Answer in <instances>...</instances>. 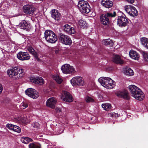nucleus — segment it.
Returning <instances> with one entry per match:
<instances>
[{
    "mask_svg": "<svg viewBox=\"0 0 148 148\" xmlns=\"http://www.w3.org/2000/svg\"><path fill=\"white\" fill-rule=\"evenodd\" d=\"M132 96L137 100H143L145 95L141 89L134 85H130L128 87Z\"/></svg>",
    "mask_w": 148,
    "mask_h": 148,
    "instance_id": "obj_1",
    "label": "nucleus"
},
{
    "mask_svg": "<svg viewBox=\"0 0 148 148\" xmlns=\"http://www.w3.org/2000/svg\"><path fill=\"white\" fill-rule=\"evenodd\" d=\"M7 73L10 77L16 79H18L22 77L24 74L22 69L16 67L8 69Z\"/></svg>",
    "mask_w": 148,
    "mask_h": 148,
    "instance_id": "obj_2",
    "label": "nucleus"
},
{
    "mask_svg": "<svg viewBox=\"0 0 148 148\" xmlns=\"http://www.w3.org/2000/svg\"><path fill=\"white\" fill-rule=\"evenodd\" d=\"M98 80L102 86L107 89L112 88L115 85V82L109 77H101Z\"/></svg>",
    "mask_w": 148,
    "mask_h": 148,
    "instance_id": "obj_3",
    "label": "nucleus"
},
{
    "mask_svg": "<svg viewBox=\"0 0 148 148\" xmlns=\"http://www.w3.org/2000/svg\"><path fill=\"white\" fill-rule=\"evenodd\" d=\"M45 37L46 41L51 43H55L57 41V36L53 32L49 30H46L45 32Z\"/></svg>",
    "mask_w": 148,
    "mask_h": 148,
    "instance_id": "obj_4",
    "label": "nucleus"
},
{
    "mask_svg": "<svg viewBox=\"0 0 148 148\" xmlns=\"http://www.w3.org/2000/svg\"><path fill=\"white\" fill-rule=\"evenodd\" d=\"M77 6L81 12L88 13L90 11V7L86 1L82 0L78 2Z\"/></svg>",
    "mask_w": 148,
    "mask_h": 148,
    "instance_id": "obj_5",
    "label": "nucleus"
},
{
    "mask_svg": "<svg viewBox=\"0 0 148 148\" xmlns=\"http://www.w3.org/2000/svg\"><path fill=\"white\" fill-rule=\"evenodd\" d=\"M116 14L115 12H114L113 13H108L102 15L100 18L101 23L103 25H108L110 22L109 18L114 17Z\"/></svg>",
    "mask_w": 148,
    "mask_h": 148,
    "instance_id": "obj_6",
    "label": "nucleus"
},
{
    "mask_svg": "<svg viewBox=\"0 0 148 148\" xmlns=\"http://www.w3.org/2000/svg\"><path fill=\"white\" fill-rule=\"evenodd\" d=\"M71 83L73 86H82L84 85V82L82 77L76 76L73 77L71 80Z\"/></svg>",
    "mask_w": 148,
    "mask_h": 148,
    "instance_id": "obj_7",
    "label": "nucleus"
},
{
    "mask_svg": "<svg viewBox=\"0 0 148 148\" xmlns=\"http://www.w3.org/2000/svg\"><path fill=\"white\" fill-rule=\"evenodd\" d=\"M61 69L64 73L72 74L75 72L74 67L68 64L63 65L61 67Z\"/></svg>",
    "mask_w": 148,
    "mask_h": 148,
    "instance_id": "obj_8",
    "label": "nucleus"
},
{
    "mask_svg": "<svg viewBox=\"0 0 148 148\" xmlns=\"http://www.w3.org/2000/svg\"><path fill=\"white\" fill-rule=\"evenodd\" d=\"M59 40L61 43L66 45H70L72 42L69 37L62 33L60 34Z\"/></svg>",
    "mask_w": 148,
    "mask_h": 148,
    "instance_id": "obj_9",
    "label": "nucleus"
},
{
    "mask_svg": "<svg viewBox=\"0 0 148 148\" xmlns=\"http://www.w3.org/2000/svg\"><path fill=\"white\" fill-rule=\"evenodd\" d=\"M128 23V18L124 14L122 13L121 16H118L117 24L119 26H125Z\"/></svg>",
    "mask_w": 148,
    "mask_h": 148,
    "instance_id": "obj_10",
    "label": "nucleus"
},
{
    "mask_svg": "<svg viewBox=\"0 0 148 148\" xmlns=\"http://www.w3.org/2000/svg\"><path fill=\"white\" fill-rule=\"evenodd\" d=\"M61 99L64 101L71 102L73 101V99L71 95L66 91L62 92L61 96Z\"/></svg>",
    "mask_w": 148,
    "mask_h": 148,
    "instance_id": "obj_11",
    "label": "nucleus"
},
{
    "mask_svg": "<svg viewBox=\"0 0 148 148\" xmlns=\"http://www.w3.org/2000/svg\"><path fill=\"white\" fill-rule=\"evenodd\" d=\"M57 102V100L56 98L54 97H51L47 101L46 106L52 109H54L55 108Z\"/></svg>",
    "mask_w": 148,
    "mask_h": 148,
    "instance_id": "obj_12",
    "label": "nucleus"
},
{
    "mask_svg": "<svg viewBox=\"0 0 148 148\" xmlns=\"http://www.w3.org/2000/svg\"><path fill=\"white\" fill-rule=\"evenodd\" d=\"M17 58L20 60H29L30 56L27 53L20 51L17 54Z\"/></svg>",
    "mask_w": 148,
    "mask_h": 148,
    "instance_id": "obj_13",
    "label": "nucleus"
},
{
    "mask_svg": "<svg viewBox=\"0 0 148 148\" xmlns=\"http://www.w3.org/2000/svg\"><path fill=\"white\" fill-rule=\"evenodd\" d=\"M23 12L28 14H32L34 12V8L30 5H26L23 6Z\"/></svg>",
    "mask_w": 148,
    "mask_h": 148,
    "instance_id": "obj_14",
    "label": "nucleus"
},
{
    "mask_svg": "<svg viewBox=\"0 0 148 148\" xmlns=\"http://www.w3.org/2000/svg\"><path fill=\"white\" fill-rule=\"evenodd\" d=\"M30 81L39 85H42L44 84L43 79L41 77H32L30 79Z\"/></svg>",
    "mask_w": 148,
    "mask_h": 148,
    "instance_id": "obj_15",
    "label": "nucleus"
},
{
    "mask_svg": "<svg viewBox=\"0 0 148 148\" xmlns=\"http://www.w3.org/2000/svg\"><path fill=\"white\" fill-rule=\"evenodd\" d=\"M64 31L66 33L69 34H72L75 33V30L74 27L71 26L66 24L64 26Z\"/></svg>",
    "mask_w": 148,
    "mask_h": 148,
    "instance_id": "obj_16",
    "label": "nucleus"
},
{
    "mask_svg": "<svg viewBox=\"0 0 148 148\" xmlns=\"http://www.w3.org/2000/svg\"><path fill=\"white\" fill-rule=\"evenodd\" d=\"M21 28L24 29L28 30L31 28V26L28 21L25 20L22 21L19 24Z\"/></svg>",
    "mask_w": 148,
    "mask_h": 148,
    "instance_id": "obj_17",
    "label": "nucleus"
},
{
    "mask_svg": "<svg viewBox=\"0 0 148 148\" xmlns=\"http://www.w3.org/2000/svg\"><path fill=\"white\" fill-rule=\"evenodd\" d=\"M52 17L55 20L59 21L60 19L61 15L58 11L55 9L52 10L51 11Z\"/></svg>",
    "mask_w": 148,
    "mask_h": 148,
    "instance_id": "obj_18",
    "label": "nucleus"
},
{
    "mask_svg": "<svg viewBox=\"0 0 148 148\" xmlns=\"http://www.w3.org/2000/svg\"><path fill=\"white\" fill-rule=\"evenodd\" d=\"M101 2L102 5L106 8H111L113 5L112 1L110 0H102Z\"/></svg>",
    "mask_w": 148,
    "mask_h": 148,
    "instance_id": "obj_19",
    "label": "nucleus"
},
{
    "mask_svg": "<svg viewBox=\"0 0 148 148\" xmlns=\"http://www.w3.org/2000/svg\"><path fill=\"white\" fill-rule=\"evenodd\" d=\"M112 60L114 63L117 64H121L124 62L123 60L121 59V57L117 55H114L113 56Z\"/></svg>",
    "mask_w": 148,
    "mask_h": 148,
    "instance_id": "obj_20",
    "label": "nucleus"
},
{
    "mask_svg": "<svg viewBox=\"0 0 148 148\" xmlns=\"http://www.w3.org/2000/svg\"><path fill=\"white\" fill-rule=\"evenodd\" d=\"M117 95L119 97L123 98L124 99H129L128 93L127 91L125 90L118 92L117 93Z\"/></svg>",
    "mask_w": 148,
    "mask_h": 148,
    "instance_id": "obj_21",
    "label": "nucleus"
},
{
    "mask_svg": "<svg viewBox=\"0 0 148 148\" xmlns=\"http://www.w3.org/2000/svg\"><path fill=\"white\" fill-rule=\"evenodd\" d=\"M129 55L130 57L135 60H138L139 58V55L136 51L131 50L129 53Z\"/></svg>",
    "mask_w": 148,
    "mask_h": 148,
    "instance_id": "obj_22",
    "label": "nucleus"
},
{
    "mask_svg": "<svg viewBox=\"0 0 148 148\" xmlns=\"http://www.w3.org/2000/svg\"><path fill=\"white\" fill-rule=\"evenodd\" d=\"M34 89L32 88H28L25 91V94L28 96L30 97L33 99H36L37 98L38 95L36 94V93H35L36 94V96H34L32 95V93L34 92V91H33Z\"/></svg>",
    "mask_w": 148,
    "mask_h": 148,
    "instance_id": "obj_23",
    "label": "nucleus"
},
{
    "mask_svg": "<svg viewBox=\"0 0 148 148\" xmlns=\"http://www.w3.org/2000/svg\"><path fill=\"white\" fill-rule=\"evenodd\" d=\"M28 50L29 53L33 55L37 60L39 61V59L37 56V53L35 51V50L32 47H29L28 48Z\"/></svg>",
    "mask_w": 148,
    "mask_h": 148,
    "instance_id": "obj_24",
    "label": "nucleus"
},
{
    "mask_svg": "<svg viewBox=\"0 0 148 148\" xmlns=\"http://www.w3.org/2000/svg\"><path fill=\"white\" fill-rule=\"evenodd\" d=\"M124 73L126 75L132 76L134 75L133 71L129 68H126L123 70Z\"/></svg>",
    "mask_w": 148,
    "mask_h": 148,
    "instance_id": "obj_25",
    "label": "nucleus"
},
{
    "mask_svg": "<svg viewBox=\"0 0 148 148\" xmlns=\"http://www.w3.org/2000/svg\"><path fill=\"white\" fill-rule=\"evenodd\" d=\"M19 121L23 123L30 122V119L29 116L21 117L19 118Z\"/></svg>",
    "mask_w": 148,
    "mask_h": 148,
    "instance_id": "obj_26",
    "label": "nucleus"
},
{
    "mask_svg": "<svg viewBox=\"0 0 148 148\" xmlns=\"http://www.w3.org/2000/svg\"><path fill=\"white\" fill-rule=\"evenodd\" d=\"M21 140L23 143L26 144H27L29 142L33 141V140L31 138L28 137H22Z\"/></svg>",
    "mask_w": 148,
    "mask_h": 148,
    "instance_id": "obj_27",
    "label": "nucleus"
},
{
    "mask_svg": "<svg viewBox=\"0 0 148 148\" xmlns=\"http://www.w3.org/2000/svg\"><path fill=\"white\" fill-rule=\"evenodd\" d=\"M77 23L79 27L82 28H85L87 25L86 22L81 19L79 20L78 21Z\"/></svg>",
    "mask_w": 148,
    "mask_h": 148,
    "instance_id": "obj_28",
    "label": "nucleus"
},
{
    "mask_svg": "<svg viewBox=\"0 0 148 148\" xmlns=\"http://www.w3.org/2000/svg\"><path fill=\"white\" fill-rule=\"evenodd\" d=\"M102 43L103 44L106 45H112L113 44L112 40L109 39L103 40Z\"/></svg>",
    "mask_w": 148,
    "mask_h": 148,
    "instance_id": "obj_29",
    "label": "nucleus"
},
{
    "mask_svg": "<svg viewBox=\"0 0 148 148\" xmlns=\"http://www.w3.org/2000/svg\"><path fill=\"white\" fill-rule=\"evenodd\" d=\"M140 40L142 45L145 48L148 42V38L145 37L140 38Z\"/></svg>",
    "mask_w": 148,
    "mask_h": 148,
    "instance_id": "obj_30",
    "label": "nucleus"
},
{
    "mask_svg": "<svg viewBox=\"0 0 148 148\" xmlns=\"http://www.w3.org/2000/svg\"><path fill=\"white\" fill-rule=\"evenodd\" d=\"M53 79L58 84H60L62 81V79L58 75H53L52 76Z\"/></svg>",
    "mask_w": 148,
    "mask_h": 148,
    "instance_id": "obj_31",
    "label": "nucleus"
},
{
    "mask_svg": "<svg viewBox=\"0 0 148 148\" xmlns=\"http://www.w3.org/2000/svg\"><path fill=\"white\" fill-rule=\"evenodd\" d=\"M102 107L106 111H108L111 108V106L110 104L109 103H104L101 105Z\"/></svg>",
    "mask_w": 148,
    "mask_h": 148,
    "instance_id": "obj_32",
    "label": "nucleus"
},
{
    "mask_svg": "<svg viewBox=\"0 0 148 148\" xmlns=\"http://www.w3.org/2000/svg\"><path fill=\"white\" fill-rule=\"evenodd\" d=\"M132 11L131 13H129V14L133 16H136L138 14V12L134 7H132Z\"/></svg>",
    "mask_w": 148,
    "mask_h": 148,
    "instance_id": "obj_33",
    "label": "nucleus"
},
{
    "mask_svg": "<svg viewBox=\"0 0 148 148\" xmlns=\"http://www.w3.org/2000/svg\"><path fill=\"white\" fill-rule=\"evenodd\" d=\"M28 106V102L25 101L23 102L20 105L21 108L24 109L27 108Z\"/></svg>",
    "mask_w": 148,
    "mask_h": 148,
    "instance_id": "obj_34",
    "label": "nucleus"
},
{
    "mask_svg": "<svg viewBox=\"0 0 148 148\" xmlns=\"http://www.w3.org/2000/svg\"><path fill=\"white\" fill-rule=\"evenodd\" d=\"M143 57L145 60L148 61V52L143 51L142 53Z\"/></svg>",
    "mask_w": 148,
    "mask_h": 148,
    "instance_id": "obj_35",
    "label": "nucleus"
},
{
    "mask_svg": "<svg viewBox=\"0 0 148 148\" xmlns=\"http://www.w3.org/2000/svg\"><path fill=\"white\" fill-rule=\"evenodd\" d=\"M12 130L18 133H19L21 132V129L19 126L14 125Z\"/></svg>",
    "mask_w": 148,
    "mask_h": 148,
    "instance_id": "obj_36",
    "label": "nucleus"
},
{
    "mask_svg": "<svg viewBox=\"0 0 148 148\" xmlns=\"http://www.w3.org/2000/svg\"><path fill=\"white\" fill-rule=\"evenodd\" d=\"M28 146L29 148H40L39 146L33 143H30Z\"/></svg>",
    "mask_w": 148,
    "mask_h": 148,
    "instance_id": "obj_37",
    "label": "nucleus"
},
{
    "mask_svg": "<svg viewBox=\"0 0 148 148\" xmlns=\"http://www.w3.org/2000/svg\"><path fill=\"white\" fill-rule=\"evenodd\" d=\"M131 5H126L125 6L124 8L126 12L129 14L130 12V8H131Z\"/></svg>",
    "mask_w": 148,
    "mask_h": 148,
    "instance_id": "obj_38",
    "label": "nucleus"
},
{
    "mask_svg": "<svg viewBox=\"0 0 148 148\" xmlns=\"http://www.w3.org/2000/svg\"><path fill=\"white\" fill-rule=\"evenodd\" d=\"M85 100L87 102H93L94 101V100L92 98L88 96L86 97Z\"/></svg>",
    "mask_w": 148,
    "mask_h": 148,
    "instance_id": "obj_39",
    "label": "nucleus"
},
{
    "mask_svg": "<svg viewBox=\"0 0 148 148\" xmlns=\"http://www.w3.org/2000/svg\"><path fill=\"white\" fill-rule=\"evenodd\" d=\"M32 126L33 127L37 129L39 128L40 127L39 124L37 122L32 123Z\"/></svg>",
    "mask_w": 148,
    "mask_h": 148,
    "instance_id": "obj_40",
    "label": "nucleus"
},
{
    "mask_svg": "<svg viewBox=\"0 0 148 148\" xmlns=\"http://www.w3.org/2000/svg\"><path fill=\"white\" fill-rule=\"evenodd\" d=\"M14 125L8 123L6 125V127L9 129L12 130Z\"/></svg>",
    "mask_w": 148,
    "mask_h": 148,
    "instance_id": "obj_41",
    "label": "nucleus"
},
{
    "mask_svg": "<svg viewBox=\"0 0 148 148\" xmlns=\"http://www.w3.org/2000/svg\"><path fill=\"white\" fill-rule=\"evenodd\" d=\"M109 115L112 117L115 118H116L118 117V114L114 112L110 113Z\"/></svg>",
    "mask_w": 148,
    "mask_h": 148,
    "instance_id": "obj_42",
    "label": "nucleus"
},
{
    "mask_svg": "<svg viewBox=\"0 0 148 148\" xmlns=\"http://www.w3.org/2000/svg\"><path fill=\"white\" fill-rule=\"evenodd\" d=\"M33 91H34V93H32V95L33 96H36V94H35V93H36V94H37L38 95V96H37V98L39 97V93H38V92L36 91V90H35V89H34V90Z\"/></svg>",
    "mask_w": 148,
    "mask_h": 148,
    "instance_id": "obj_43",
    "label": "nucleus"
},
{
    "mask_svg": "<svg viewBox=\"0 0 148 148\" xmlns=\"http://www.w3.org/2000/svg\"><path fill=\"white\" fill-rule=\"evenodd\" d=\"M55 110L56 112H60L61 111V109L58 107L56 108Z\"/></svg>",
    "mask_w": 148,
    "mask_h": 148,
    "instance_id": "obj_44",
    "label": "nucleus"
},
{
    "mask_svg": "<svg viewBox=\"0 0 148 148\" xmlns=\"http://www.w3.org/2000/svg\"><path fill=\"white\" fill-rule=\"evenodd\" d=\"M126 1L129 3H133L134 1V0H126Z\"/></svg>",
    "mask_w": 148,
    "mask_h": 148,
    "instance_id": "obj_45",
    "label": "nucleus"
},
{
    "mask_svg": "<svg viewBox=\"0 0 148 148\" xmlns=\"http://www.w3.org/2000/svg\"><path fill=\"white\" fill-rule=\"evenodd\" d=\"M2 87L1 85L0 84V94L2 92Z\"/></svg>",
    "mask_w": 148,
    "mask_h": 148,
    "instance_id": "obj_46",
    "label": "nucleus"
},
{
    "mask_svg": "<svg viewBox=\"0 0 148 148\" xmlns=\"http://www.w3.org/2000/svg\"><path fill=\"white\" fill-rule=\"evenodd\" d=\"M59 51V50H56L55 51V53L56 54H58V53Z\"/></svg>",
    "mask_w": 148,
    "mask_h": 148,
    "instance_id": "obj_47",
    "label": "nucleus"
},
{
    "mask_svg": "<svg viewBox=\"0 0 148 148\" xmlns=\"http://www.w3.org/2000/svg\"><path fill=\"white\" fill-rule=\"evenodd\" d=\"M134 7V6H132V5L131 6V8H130V12L131 13V11H132V8H132V7Z\"/></svg>",
    "mask_w": 148,
    "mask_h": 148,
    "instance_id": "obj_48",
    "label": "nucleus"
},
{
    "mask_svg": "<svg viewBox=\"0 0 148 148\" xmlns=\"http://www.w3.org/2000/svg\"><path fill=\"white\" fill-rule=\"evenodd\" d=\"M147 44L146 45V46L145 48L148 49V42Z\"/></svg>",
    "mask_w": 148,
    "mask_h": 148,
    "instance_id": "obj_49",
    "label": "nucleus"
},
{
    "mask_svg": "<svg viewBox=\"0 0 148 148\" xmlns=\"http://www.w3.org/2000/svg\"><path fill=\"white\" fill-rule=\"evenodd\" d=\"M61 132H60V133H59V134H61Z\"/></svg>",
    "mask_w": 148,
    "mask_h": 148,
    "instance_id": "obj_50",
    "label": "nucleus"
}]
</instances>
